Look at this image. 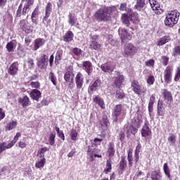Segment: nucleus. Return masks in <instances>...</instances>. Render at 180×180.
Returning a JSON list of instances; mask_svg holds the SVG:
<instances>
[{"mask_svg":"<svg viewBox=\"0 0 180 180\" xmlns=\"http://www.w3.org/2000/svg\"><path fill=\"white\" fill-rule=\"evenodd\" d=\"M150 179L152 180H162V175L160 169L154 170L151 172Z\"/></svg>","mask_w":180,"mask_h":180,"instance_id":"obj_28","label":"nucleus"},{"mask_svg":"<svg viewBox=\"0 0 180 180\" xmlns=\"http://www.w3.org/2000/svg\"><path fill=\"white\" fill-rule=\"evenodd\" d=\"M37 18H39V6H37L32 13L31 20L32 23L37 25Z\"/></svg>","mask_w":180,"mask_h":180,"instance_id":"obj_31","label":"nucleus"},{"mask_svg":"<svg viewBox=\"0 0 180 180\" xmlns=\"http://www.w3.org/2000/svg\"><path fill=\"white\" fill-rule=\"evenodd\" d=\"M158 115L159 116L165 115V108H164V101L162 100H158Z\"/></svg>","mask_w":180,"mask_h":180,"instance_id":"obj_25","label":"nucleus"},{"mask_svg":"<svg viewBox=\"0 0 180 180\" xmlns=\"http://www.w3.org/2000/svg\"><path fill=\"white\" fill-rule=\"evenodd\" d=\"M141 123H143V120L137 116L132 119L131 124H133L137 129H140V127H141Z\"/></svg>","mask_w":180,"mask_h":180,"instance_id":"obj_34","label":"nucleus"},{"mask_svg":"<svg viewBox=\"0 0 180 180\" xmlns=\"http://www.w3.org/2000/svg\"><path fill=\"white\" fill-rule=\"evenodd\" d=\"M131 89L138 96H141V95H146L147 94V87L143 84H140V82L136 79H133L131 82Z\"/></svg>","mask_w":180,"mask_h":180,"instance_id":"obj_3","label":"nucleus"},{"mask_svg":"<svg viewBox=\"0 0 180 180\" xmlns=\"http://www.w3.org/2000/svg\"><path fill=\"white\" fill-rule=\"evenodd\" d=\"M75 84L77 89H81L84 86V75L81 72H77L75 78Z\"/></svg>","mask_w":180,"mask_h":180,"instance_id":"obj_15","label":"nucleus"},{"mask_svg":"<svg viewBox=\"0 0 180 180\" xmlns=\"http://www.w3.org/2000/svg\"><path fill=\"white\" fill-rule=\"evenodd\" d=\"M70 139L72 140V141H77V138H78V131H77V129H72L70 130Z\"/></svg>","mask_w":180,"mask_h":180,"instance_id":"obj_44","label":"nucleus"},{"mask_svg":"<svg viewBox=\"0 0 180 180\" xmlns=\"http://www.w3.org/2000/svg\"><path fill=\"white\" fill-rule=\"evenodd\" d=\"M127 160L129 163V167H133V161L134 162V156L133 157V150L129 149L127 153Z\"/></svg>","mask_w":180,"mask_h":180,"instance_id":"obj_38","label":"nucleus"},{"mask_svg":"<svg viewBox=\"0 0 180 180\" xmlns=\"http://www.w3.org/2000/svg\"><path fill=\"white\" fill-rule=\"evenodd\" d=\"M169 41H171V37L169 35L164 36L158 41L157 46H164V44H167Z\"/></svg>","mask_w":180,"mask_h":180,"instance_id":"obj_32","label":"nucleus"},{"mask_svg":"<svg viewBox=\"0 0 180 180\" xmlns=\"http://www.w3.org/2000/svg\"><path fill=\"white\" fill-rule=\"evenodd\" d=\"M146 6V0H136V5L134 9L136 11H141Z\"/></svg>","mask_w":180,"mask_h":180,"instance_id":"obj_37","label":"nucleus"},{"mask_svg":"<svg viewBox=\"0 0 180 180\" xmlns=\"http://www.w3.org/2000/svg\"><path fill=\"white\" fill-rule=\"evenodd\" d=\"M74 40V33L72 31H68L63 36V41L65 43H71Z\"/></svg>","mask_w":180,"mask_h":180,"instance_id":"obj_26","label":"nucleus"},{"mask_svg":"<svg viewBox=\"0 0 180 180\" xmlns=\"http://www.w3.org/2000/svg\"><path fill=\"white\" fill-rule=\"evenodd\" d=\"M49 148L47 147H44L41 148L38 150V155H39V158H44V154L46 153V151H49Z\"/></svg>","mask_w":180,"mask_h":180,"instance_id":"obj_52","label":"nucleus"},{"mask_svg":"<svg viewBox=\"0 0 180 180\" xmlns=\"http://www.w3.org/2000/svg\"><path fill=\"white\" fill-rule=\"evenodd\" d=\"M82 69L86 72L87 75L90 76L92 74V63L89 60H86L82 63Z\"/></svg>","mask_w":180,"mask_h":180,"instance_id":"obj_16","label":"nucleus"},{"mask_svg":"<svg viewBox=\"0 0 180 180\" xmlns=\"http://www.w3.org/2000/svg\"><path fill=\"white\" fill-rule=\"evenodd\" d=\"M121 20L124 25H126L127 27L130 26V15L124 13L122 15Z\"/></svg>","mask_w":180,"mask_h":180,"instance_id":"obj_40","label":"nucleus"},{"mask_svg":"<svg viewBox=\"0 0 180 180\" xmlns=\"http://www.w3.org/2000/svg\"><path fill=\"white\" fill-rule=\"evenodd\" d=\"M161 59H162V65L165 67H166V65H168V63H169V57L167 56H162Z\"/></svg>","mask_w":180,"mask_h":180,"instance_id":"obj_62","label":"nucleus"},{"mask_svg":"<svg viewBox=\"0 0 180 180\" xmlns=\"http://www.w3.org/2000/svg\"><path fill=\"white\" fill-rule=\"evenodd\" d=\"M116 98L117 99H123L126 97V95L124 94V91L122 89L116 90Z\"/></svg>","mask_w":180,"mask_h":180,"instance_id":"obj_51","label":"nucleus"},{"mask_svg":"<svg viewBox=\"0 0 180 180\" xmlns=\"http://www.w3.org/2000/svg\"><path fill=\"white\" fill-rule=\"evenodd\" d=\"M18 25L22 32H24L26 34L33 33V27H32V25L29 23V21L22 19L20 20Z\"/></svg>","mask_w":180,"mask_h":180,"instance_id":"obj_5","label":"nucleus"},{"mask_svg":"<svg viewBox=\"0 0 180 180\" xmlns=\"http://www.w3.org/2000/svg\"><path fill=\"white\" fill-rule=\"evenodd\" d=\"M129 20L132 22L134 25H137V23L140 22V17L139 16L138 12H132L129 15Z\"/></svg>","mask_w":180,"mask_h":180,"instance_id":"obj_27","label":"nucleus"},{"mask_svg":"<svg viewBox=\"0 0 180 180\" xmlns=\"http://www.w3.org/2000/svg\"><path fill=\"white\" fill-rule=\"evenodd\" d=\"M163 171L167 178H171V171L169 170V167H168V163L163 165Z\"/></svg>","mask_w":180,"mask_h":180,"instance_id":"obj_50","label":"nucleus"},{"mask_svg":"<svg viewBox=\"0 0 180 180\" xmlns=\"http://www.w3.org/2000/svg\"><path fill=\"white\" fill-rule=\"evenodd\" d=\"M49 146H54L56 144V132H52L49 137Z\"/></svg>","mask_w":180,"mask_h":180,"instance_id":"obj_49","label":"nucleus"},{"mask_svg":"<svg viewBox=\"0 0 180 180\" xmlns=\"http://www.w3.org/2000/svg\"><path fill=\"white\" fill-rule=\"evenodd\" d=\"M9 148H12V146L10 145V143L6 145V142L0 143V154L4 153L5 150H9Z\"/></svg>","mask_w":180,"mask_h":180,"instance_id":"obj_45","label":"nucleus"},{"mask_svg":"<svg viewBox=\"0 0 180 180\" xmlns=\"http://www.w3.org/2000/svg\"><path fill=\"white\" fill-rule=\"evenodd\" d=\"M122 111H123V105L117 104L114 107V109L112 113V117L115 123H117L120 116L122 115Z\"/></svg>","mask_w":180,"mask_h":180,"instance_id":"obj_8","label":"nucleus"},{"mask_svg":"<svg viewBox=\"0 0 180 180\" xmlns=\"http://www.w3.org/2000/svg\"><path fill=\"white\" fill-rule=\"evenodd\" d=\"M63 49H58L55 56V65H60V62L63 60Z\"/></svg>","mask_w":180,"mask_h":180,"instance_id":"obj_30","label":"nucleus"},{"mask_svg":"<svg viewBox=\"0 0 180 180\" xmlns=\"http://www.w3.org/2000/svg\"><path fill=\"white\" fill-rule=\"evenodd\" d=\"M94 18L97 22H110L112 20V10L108 7L100 8L94 13Z\"/></svg>","mask_w":180,"mask_h":180,"instance_id":"obj_1","label":"nucleus"},{"mask_svg":"<svg viewBox=\"0 0 180 180\" xmlns=\"http://www.w3.org/2000/svg\"><path fill=\"white\" fill-rule=\"evenodd\" d=\"M96 151H98V149H96V148H92L89 147L88 148L87 155H89V157H90V158L91 159V161H94V157L95 156Z\"/></svg>","mask_w":180,"mask_h":180,"instance_id":"obj_43","label":"nucleus"},{"mask_svg":"<svg viewBox=\"0 0 180 180\" xmlns=\"http://www.w3.org/2000/svg\"><path fill=\"white\" fill-rule=\"evenodd\" d=\"M127 167V161L126 160V156H122L121 160L120 162V169L121 171H124Z\"/></svg>","mask_w":180,"mask_h":180,"instance_id":"obj_42","label":"nucleus"},{"mask_svg":"<svg viewBox=\"0 0 180 180\" xmlns=\"http://www.w3.org/2000/svg\"><path fill=\"white\" fill-rule=\"evenodd\" d=\"M49 79H50L53 85H54L55 86H57V77H56V75H54V72H51L49 73Z\"/></svg>","mask_w":180,"mask_h":180,"instance_id":"obj_46","label":"nucleus"},{"mask_svg":"<svg viewBox=\"0 0 180 180\" xmlns=\"http://www.w3.org/2000/svg\"><path fill=\"white\" fill-rule=\"evenodd\" d=\"M30 86H31V88H34V89L39 90V89H40L41 84H40L39 81L32 82L31 84H30Z\"/></svg>","mask_w":180,"mask_h":180,"instance_id":"obj_57","label":"nucleus"},{"mask_svg":"<svg viewBox=\"0 0 180 180\" xmlns=\"http://www.w3.org/2000/svg\"><path fill=\"white\" fill-rule=\"evenodd\" d=\"M99 40V35H90V50H95L96 51H99L102 49V44L98 41Z\"/></svg>","mask_w":180,"mask_h":180,"instance_id":"obj_4","label":"nucleus"},{"mask_svg":"<svg viewBox=\"0 0 180 180\" xmlns=\"http://www.w3.org/2000/svg\"><path fill=\"white\" fill-rule=\"evenodd\" d=\"M30 96L32 101L39 102V100L41 98V92L38 89H32L30 93Z\"/></svg>","mask_w":180,"mask_h":180,"instance_id":"obj_17","label":"nucleus"},{"mask_svg":"<svg viewBox=\"0 0 180 180\" xmlns=\"http://www.w3.org/2000/svg\"><path fill=\"white\" fill-rule=\"evenodd\" d=\"M6 48L7 51H8V53L13 52V49H15V46H13V42H12V41L8 42L6 44Z\"/></svg>","mask_w":180,"mask_h":180,"instance_id":"obj_59","label":"nucleus"},{"mask_svg":"<svg viewBox=\"0 0 180 180\" xmlns=\"http://www.w3.org/2000/svg\"><path fill=\"white\" fill-rule=\"evenodd\" d=\"M20 136H22V134H20V132H18L15 136L13 138V140H12L9 144L11 147H13V146H15V144H16V143H18V140H19V138L20 137Z\"/></svg>","mask_w":180,"mask_h":180,"instance_id":"obj_53","label":"nucleus"},{"mask_svg":"<svg viewBox=\"0 0 180 180\" xmlns=\"http://www.w3.org/2000/svg\"><path fill=\"white\" fill-rule=\"evenodd\" d=\"M48 58L49 57H47L46 54H43L42 56H41V57L39 58V59L37 63L38 68H39L40 70H46L48 65V63H47Z\"/></svg>","mask_w":180,"mask_h":180,"instance_id":"obj_13","label":"nucleus"},{"mask_svg":"<svg viewBox=\"0 0 180 180\" xmlns=\"http://www.w3.org/2000/svg\"><path fill=\"white\" fill-rule=\"evenodd\" d=\"M34 44L33 50L34 51H37V50H39L40 47H41L42 46H44L46 43V40L43 38H37L34 40Z\"/></svg>","mask_w":180,"mask_h":180,"instance_id":"obj_22","label":"nucleus"},{"mask_svg":"<svg viewBox=\"0 0 180 180\" xmlns=\"http://www.w3.org/2000/svg\"><path fill=\"white\" fill-rule=\"evenodd\" d=\"M16 126H18V122L12 120L6 124L5 126V130L6 131L13 130V129L16 128Z\"/></svg>","mask_w":180,"mask_h":180,"instance_id":"obj_35","label":"nucleus"},{"mask_svg":"<svg viewBox=\"0 0 180 180\" xmlns=\"http://www.w3.org/2000/svg\"><path fill=\"white\" fill-rule=\"evenodd\" d=\"M140 151H141V143H139L134 151V162L137 164L140 160Z\"/></svg>","mask_w":180,"mask_h":180,"instance_id":"obj_33","label":"nucleus"},{"mask_svg":"<svg viewBox=\"0 0 180 180\" xmlns=\"http://www.w3.org/2000/svg\"><path fill=\"white\" fill-rule=\"evenodd\" d=\"M46 165V159L41 158V159L35 163L36 168H43Z\"/></svg>","mask_w":180,"mask_h":180,"instance_id":"obj_48","label":"nucleus"},{"mask_svg":"<svg viewBox=\"0 0 180 180\" xmlns=\"http://www.w3.org/2000/svg\"><path fill=\"white\" fill-rule=\"evenodd\" d=\"M115 67L112 64H110L109 62L105 63L101 65V69L103 72H106L107 74H112L115 71Z\"/></svg>","mask_w":180,"mask_h":180,"instance_id":"obj_14","label":"nucleus"},{"mask_svg":"<svg viewBox=\"0 0 180 180\" xmlns=\"http://www.w3.org/2000/svg\"><path fill=\"white\" fill-rule=\"evenodd\" d=\"M172 56V57L180 56V46H176L173 49Z\"/></svg>","mask_w":180,"mask_h":180,"instance_id":"obj_56","label":"nucleus"},{"mask_svg":"<svg viewBox=\"0 0 180 180\" xmlns=\"http://www.w3.org/2000/svg\"><path fill=\"white\" fill-rule=\"evenodd\" d=\"M18 72H19V62L15 61L10 65L8 70V74L11 77H15V75H18Z\"/></svg>","mask_w":180,"mask_h":180,"instance_id":"obj_12","label":"nucleus"},{"mask_svg":"<svg viewBox=\"0 0 180 180\" xmlns=\"http://www.w3.org/2000/svg\"><path fill=\"white\" fill-rule=\"evenodd\" d=\"M155 103V94H152L149 99L148 103V111L153 112V109L154 108V103Z\"/></svg>","mask_w":180,"mask_h":180,"instance_id":"obj_39","label":"nucleus"},{"mask_svg":"<svg viewBox=\"0 0 180 180\" xmlns=\"http://www.w3.org/2000/svg\"><path fill=\"white\" fill-rule=\"evenodd\" d=\"M137 53V47L134 44L129 43L126 44L124 48V57H130L131 56H135Z\"/></svg>","mask_w":180,"mask_h":180,"instance_id":"obj_6","label":"nucleus"},{"mask_svg":"<svg viewBox=\"0 0 180 180\" xmlns=\"http://www.w3.org/2000/svg\"><path fill=\"white\" fill-rule=\"evenodd\" d=\"M141 134L142 137H144L145 139H147V137H150V136H152L153 131H151V128H150V123L148 122V121H145L144 125L141 130Z\"/></svg>","mask_w":180,"mask_h":180,"instance_id":"obj_9","label":"nucleus"},{"mask_svg":"<svg viewBox=\"0 0 180 180\" xmlns=\"http://www.w3.org/2000/svg\"><path fill=\"white\" fill-rule=\"evenodd\" d=\"M154 82H155V78L154 75H149L146 79V84L150 86V85H154Z\"/></svg>","mask_w":180,"mask_h":180,"instance_id":"obj_55","label":"nucleus"},{"mask_svg":"<svg viewBox=\"0 0 180 180\" xmlns=\"http://www.w3.org/2000/svg\"><path fill=\"white\" fill-rule=\"evenodd\" d=\"M77 18L72 15V13H69L68 15V23L70 26H74L75 25V21Z\"/></svg>","mask_w":180,"mask_h":180,"instance_id":"obj_54","label":"nucleus"},{"mask_svg":"<svg viewBox=\"0 0 180 180\" xmlns=\"http://www.w3.org/2000/svg\"><path fill=\"white\" fill-rule=\"evenodd\" d=\"M119 140L121 141H124V139H126V134L124 133V131L121 130L118 135Z\"/></svg>","mask_w":180,"mask_h":180,"instance_id":"obj_63","label":"nucleus"},{"mask_svg":"<svg viewBox=\"0 0 180 180\" xmlns=\"http://www.w3.org/2000/svg\"><path fill=\"white\" fill-rule=\"evenodd\" d=\"M23 8V4H20L18 8V10L16 11V13H15V16L16 18H21L22 17V8Z\"/></svg>","mask_w":180,"mask_h":180,"instance_id":"obj_61","label":"nucleus"},{"mask_svg":"<svg viewBox=\"0 0 180 180\" xmlns=\"http://www.w3.org/2000/svg\"><path fill=\"white\" fill-rule=\"evenodd\" d=\"M119 34L122 41L123 40H131V35L129 34L127 30H119Z\"/></svg>","mask_w":180,"mask_h":180,"instance_id":"obj_23","label":"nucleus"},{"mask_svg":"<svg viewBox=\"0 0 180 180\" xmlns=\"http://www.w3.org/2000/svg\"><path fill=\"white\" fill-rule=\"evenodd\" d=\"M101 85L102 80H101V79H97L91 85L89 86V91H90V92H95V91H98V88H101Z\"/></svg>","mask_w":180,"mask_h":180,"instance_id":"obj_20","label":"nucleus"},{"mask_svg":"<svg viewBox=\"0 0 180 180\" xmlns=\"http://www.w3.org/2000/svg\"><path fill=\"white\" fill-rule=\"evenodd\" d=\"M127 137H129V134L131 133V134L136 135V133L139 131V128H136L133 124H130L127 127Z\"/></svg>","mask_w":180,"mask_h":180,"instance_id":"obj_36","label":"nucleus"},{"mask_svg":"<svg viewBox=\"0 0 180 180\" xmlns=\"http://www.w3.org/2000/svg\"><path fill=\"white\" fill-rule=\"evenodd\" d=\"M72 53L75 54V56L79 57L82 53V50H81L79 48L75 47L72 49Z\"/></svg>","mask_w":180,"mask_h":180,"instance_id":"obj_60","label":"nucleus"},{"mask_svg":"<svg viewBox=\"0 0 180 180\" xmlns=\"http://www.w3.org/2000/svg\"><path fill=\"white\" fill-rule=\"evenodd\" d=\"M180 13L174 10L168 13L165 19V25L168 27H174L179 20Z\"/></svg>","mask_w":180,"mask_h":180,"instance_id":"obj_2","label":"nucleus"},{"mask_svg":"<svg viewBox=\"0 0 180 180\" xmlns=\"http://www.w3.org/2000/svg\"><path fill=\"white\" fill-rule=\"evenodd\" d=\"M172 71H174V68L171 65H169L165 68L164 78L166 84H171L172 82Z\"/></svg>","mask_w":180,"mask_h":180,"instance_id":"obj_10","label":"nucleus"},{"mask_svg":"<svg viewBox=\"0 0 180 180\" xmlns=\"http://www.w3.org/2000/svg\"><path fill=\"white\" fill-rule=\"evenodd\" d=\"M18 103L22 108H27V106H30V98H29V96H27L20 97L18 98Z\"/></svg>","mask_w":180,"mask_h":180,"instance_id":"obj_19","label":"nucleus"},{"mask_svg":"<svg viewBox=\"0 0 180 180\" xmlns=\"http://www.w3.org/2000/svg\"><path fill=\"white\" fill-rule=\"evenodd\" d=\"M74 68L72 66H70L69 68L66 70V72L63 76L65 82H74Z\"/></svg>","mask_w":180,"mask_h":180,"instance_id":"obj_11","label":"nucleus"},{"mask_svg":"<svg viewBox=\"0 0 180 180\" xmlns=\"http://www.w3.org/2000/svg\"><path fill=\"white\" fill-rule=\"evenodd\" d=\"M179 79H180V68L178 67L174 76V81L175 82H178Z\"/></svg>","mask_w":180,"mask_h":180,"instance_id":"obj_64","label":"nucleus"},{"mask_svg":"<svg viewBox=\"0 0 180 180\" xmlns=\"http://www.w3.org/2000/svg\"><path fill=\"white\" fill-rule=\"evenodd\" d=\"M161 91L162 96L165 101H167V102H172V101H174L172 93H171V91H168L167 89H163Z\"/></svg>","mask_w":180,"mask_h":180,"instance_id":"obj_18","label":"nucleus"},{"mask_svg":"<svg viewBox=\"0 0 180 180\" xmlns=\"http://www.w3.org/2000/svg\"><path fill=\"white\" fill-rule=\"evenodd\" d=\"M152 10L153 11L154 13H155V15H161V13L164 12L162 6H161L160 4L159 6H156L155 7H153Z\"/></svg>","mask_w":180,"mask_h":180,"instance_id":"obj_47","label":"nucleus"},{"mask_svg":"<svg viewBox=\"0 0 180 180\" xmlns=\"http://www.w3.org/2000/svg\"><path fill=\"white\" fill-rule=\"evenodd\" d=\"M93 102L98 105L101 109H105V101H103V98L99 97V96H94Z\"/></svg>","mask_w":180,"mask_h":180,"instance_id":"obj_29","label":"nucleus"},{"mask_svg":"<svg viewBox=\"0 0 180 180\" xmlns=\"http://www.w3.org/2000/svg\"><path fill=\"white\" fill-rule=\"evenodd\" d=\"M103 172L105 174L112 172V160L110 159L106 160L105 169L103 170Z\"/></svg>","mask_w":180,"mask_h":180,"instance_id":"obj_41","label":"nucleus"},{"mask_svg":"<svg viewBox=\"0 0 180 180\" xmlns=\"http://www.w3.org/2000/svg\"><path fill=\"white\" fill-rule=\"evenodd\" d=\"M117 77H113V82L112 86L120 89L123 83L124 82V75H122L120 72H117Z\"/></svg>","mask_w":180,"mask_h":180,"instance_id":"obj_7","label":"nucleus"},{"mask_svg":"<svg viewBox=\"0 0 180 180\" xmlns=\"http://www.w3.org/2000/svg\"><path fill=\"white\" fill-rule=\"evenodd\" d=\"M53 11V4L51 2H49L46 4V8H45V16L43 18V23L44 21L47 20L49 18H50V15H51V12Z\"/></svg>","mask_w":180,"mask_h":180,"instance_id":"obj_21","label":"nucleus"},{"mask_svg":"<svg viewBox=\"0 0 180 180\" xmlns=\"http://www.w3.org/2000/svg\"><path fill=\"white\" fill-rule=\"evenodd\" d=\"M167 140L171 144H175L176 142V136L174 134H169V136L168 137Z\"/></svg>","mask_w":180,"mask_h":180,"instance_id":"obj_58","label":"nucleus"},{"mask_svg":"<svg viewBox=\"0 0 180 180\" xmlns=\"http://www.w3.org/2000/svg\"><path fill=\"white\" fill-rule=\"evenodd\" d=\"M116 153V150L115 149V143L113 142H109L107 148V154H108V157L112 158L115 155Z\"/></svg>","mask_w":180,"mask_h":180,"instance_id":"obj_24","label":"nucleus"}]
</instances>
